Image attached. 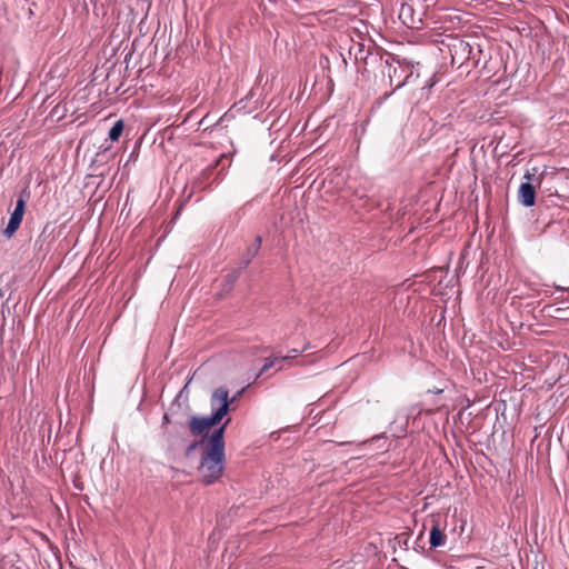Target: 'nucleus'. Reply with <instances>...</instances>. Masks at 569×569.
<instances>
[{
  "mask_svg": "<svg viewBox=\"0 0 569 569\" xmlns=\"http://www.w3.org/2000/svg\"><path fill=\"white\" fill-rule=\"evenodd\" d=\"M481 53L482 50L479 44L472 46V53H470L468 58V68H470V70L479 66Z\"/></svg>",
  "mask_w": 569,
  "mask_h": 569,
  "instance_id": "f3484780",
  "label": "nucleus"
},
{
  "mask_svg": "<svg viewBox=\"0 0 569 569\" xmlns=\"http://www.w3.org/2000/svg\"><path fill=\"white\" fill-rule=\"evenodd\" d=\"M436 83H437V77H436V73H432L421 86L419 99H423V98L428 99L429 92L435 87Z\"/></svg>",
  "mask_w": 569,
  "mask_h": 569,
  "instance_id": "dca6fc26",
  "label": "nucleus"
},
{
  "mask_svg": "<svg viewBox=\"0 0 569 569\" xmlns=\"http://www.w3.org/2000/svg\"><path fill=\"white\" fill-rule=\"evenodd\" d=\"M367 443H378V449L381 453H386L390 450V442H388V437L386 432H381L379 435H375L371 438L359 442V446H365Z\"/></svg>",
  "mask_w": 569,
  "mask_h": 569,
  "instance_id": "4468645a",
  "label": "nucleus"
},
{
  "mask_svg": "<svg viewBox=\"0 0 569 569\" xmlns=\"http://www.w3.org/2000/svg\"><path fill=\"white\" fill-rule=\"evenodd\" d=\"M340 56H341L342 63L345 64V67H347V59H346L345 54L340 53Z\"/></svg>",
  "mask_w": 569,
  "mask_h": 569,
  "instance_id": "2f4dec72",
  "label": "nucleus"
},
{
  "mask_svg": "<svg viewBox=\"0 0 569 569\" xmlns=\"http://www.w3.org/2000/svg\"><path fill=\"white\" fill-rule=\"evenodd\" d=\"M242 270L238 267L237 269H233L228 274L224 276L223 282L228 288H232L234 283L240 278V273Z\"/></svg>",
  "mask_w": 569,
  "mask_h": 569,
  "instance_id": "6ab92c4d",
  "label": "nucleus"
},
{
  "mask_svg": "<svg viewBox=\"0 0 569 569\" xmlns=\"http://www.w3.org/2000/svg\"><path fill=\"white\" fill-rule=\"evenodd\" d=\"M191 379L188 380V382L184 385V387L180 390L179 395L173 399V401L171 402L170 405V408H169V411L172 412L173 411V408L177 407L179 408V397L183 393V392H187V389H188V386L190 383Z\"/></svg>",
  "mask_w": 569,
  "mask_h": 569,
  "instance_id": "a878e982",
  "label": "nucleus"
},
{
  "mask_svg": "<svg viewBox=\"0 0 569 569\" xmlns=\"http://www.w3.org/2000/svg\"><path fill=\"white\" fill-rule=\"evenodd\" d=\"M161 436L170 449H176L184 441V423L176 421L171 427L164 429Z\"/></svg>",
  "mask_w": 569,
  "mask_h": 569,
  "instance_id": "6e6552de",
  "label": "nucleus"
},
{
  "mask_svg": "<svg viewBox=\"0 0 569 569\" xmlns=\"http://www.w3.org/2000/svg\"><path fill=\"white\" fill-rule=\"evenodd\" d=\"M30 197H31V192H30L29 187L27 186L20 190L18 198L16 200V204L22 203V207H27V202L29 201Z\"/></svg>",
  "mask_w": 569,
  "mask_h": 569,
  "instance_id": "4be33fe9",
  "label": "nucleus"
},
{
  "mask_svg": "<svg viewBox=\"0 0 569 569\" xmlns=\"http://www.w3.org/2000/svg\"><path fill=\"white\" fill-rule=\"evenodd\" d=\"M124 130V122L122 119L117 120L109 129L108 139L111 142L118 141Z\"/></svg>",
  "mask_w": 569,
  "mask_h": 569,
  "instance_id": "2eb2a0df",
  "label": "nucleus"
},
{
  "mask_svg": "<svg viewBox=\"0 0 569 569\" xmlns=\"http://www.w3.org/2000/svg\"><path fill=\"white\" fill-rule=\"evenodd\" d=\"M111 146L104 141L91 161L90 167L97 171L98 167L106 164L114 154L110 153Z\"/></svg>",
  "mask_w": 569,
  "mask_h": 569,
  "instance_id": "ddd939ff",
  "label": "nucleus"
},
{
  "mask_svg": "<svg viewBox=\"0 0 569 569\" xmlns=\"http://www.w3.org/2000/svg\"><path fill=\"white\" fill-rule=\"evenodd\" d=\"M254 96V93L252 91H250L243 99H241L238 104H242V107L244 108L246 104H243L244 101H248L249 99H251L252 97Z\"/></svg>",
  "mask_w": 569,
  "mask_h": 569,
  "instance_id": "c85d7f7f",
  "label": "nucleus"
},
{
  "mask_svg": "<svg viewBox=\"0 0 569 569\" xmlns=\"http://www.w3.org/2000/svg\"><path fill=\"white\" fill-rule=\"evenodd\" d=\"M229 166V156L226 153L220 154L193 179L192 189L194 191L212 190L214 186H218L222 181L224 170Z\"/></svg>",
  "mask_w": 569,
  "mask_h": 569,
  "instance_id": "20e7f679",
  "label": "nucleus"
},
{
  "mask_svg": "<svg viewBox=\"0 0 569 569\" xmlns=\"http://www.w3.org/2000/svg\"><path fill=\"white\" fill-rule=\"evenodd\" d=\"M328 442H330V443H335L336 446H339V447H343V446H348V445L353 443L352 441L335 442V441H331V440H329Z\"/></svg>",
  "mask_w": 569,
  "mask_h": 569,
  "instance_id": "c756f323",
  "label": "nucleus"
},
{
  "mask_svg": "<svg viewBox=\"0 0 569 569\" xmlns=\"http://www.w3.org/2000/svg\"><path fill=\"white\" fill-rule=\"evenodd\" d=\"M287 359H288V357L266 358L262 368L260 369L259 373L257 375V378L261 377L266 371H268L269 369L274 367L277 362L284 361Z\"/></svg>",
  "mask_w": 569,
  "mask_h": 569,
  "instance_id": "a211bd4d",
  "label": "nucleus"
},
{
  "mask_svg": "<svg viewBox=\"0 0 569 569\" xmlns=\"http://www.w3.org/2000/svg\"><path fill=\"white\" fill-rule=\"evenodd\" d=\"M262 243V238L257 236L254 241L247 248L246 252L240 257L238 261V267L240 270H244L248 268L252 259L258 254Z\"/></svg>",
  "mask_w": 569,
  "mask_h": 569,
  "instance_id": "9b49d317",
  "label": "nucleus"
},
{
  "mask_svg": "<svg viewBox=\"0 0 569 569\" xmlns=\"http://www.w3.org/2000/svg\"><path fill=\"white\" fill-rule=\"evenodd\" d=\"M556 305L557 303H555V305L548 303V305L543 306L541 309V312L545 316L558 318L559 315L565 311V309L556 307Z\"/></svg>",
  "mask_w": 569,
  "mask_h": 569,
  "instance_id": "aec40b11",
  "label": "nucleus"
},
{
  "mask_svg": "<svg viewBox=\"0 0 569 569\" xmlns=\"http://www.w3.org/2000/svg\"><path fill=\"white\" fill-rule=\"evenodd\" d=\"M383 77L388 78L391 92L386 93V98L391 97L396 91L406 86L415 84L421 76V63L407 58L385 51L382 59L377 67Z\"/></svg>",
  "mask_w": 569,
  "mask_h": 569,
  "instance_id": "f03ea898",
  "label": "nucleus"
},
{
  "mask_svg": "<svg viewBox=\"0 0 569 569\" xmlns=\"http://www.w3.org/2000/svg\"><path fill=\"white\" fill-rule=\"evenodd\" d=\"M449 51L451 56L452 66L458 64V69H461V72L470 73V68H468V58L470 53H472V44L467 41L456 39L453 43L449 44Z\"/></svg>",
  "mask_w": 569,
  "mask_h": 569,
  "instance_id": "0eeeda50",
  "label": "nucleus"
},
{
  "mask_svg": "<svg viewBox=\"0 0 569 569\" xmlns=\"http://www.w3.org/2000/svg\"><path fill=\"white\" fill-rule=\"evenodd\" d=\"M243 391H244V388L240 389L239 391L236 392L234 396L230 397L229 390L227 389V401L229 402L228 403V412L230 411L231 406L241 397Z\"/></svg>",
  "mask_w": 569,
  "mask_h": 569,
  "instance_id": "393cba45",
  "label": "nucleus"
},
{
  "mask_svg": "<svg viewBox=\"0 0 569 569\" xmlns=\"http://www.w3.org/2000/svg\"><path fill=\"white\" fill-rule=\"evenodd\" d=\"M526 172L535 173V176H536L535 178H537V181H539V188H541L542 183L547 179H551L555 176H557L558 168L552 167V166H542V167L533 166L531 168H527Z\"/></svg>",
  "mask_w": 569,
  "mask_h": 569,
  "instance_id": "f8f14e48",
  "label": "nucleus"
},
{
  "mask_svg": "<svg viewBox=\"0 0 569 569\" xmlns=\"http://www.w3.org/2000/svg\"><path fill=\"white\" fill-rule=\"evenodd\" d=\"M406 432H407L406 426H401L400 429H399V432L398 433H393L392 436L395 438H400V437L405 436Z\"/></svg>",
  "mask_w": 569,
  "mask_h": 569,
  "instance_id": "cd10ccee",
  "label": "nucleus"
},
{
  "mask_svg": "<svg viewBox=\"0 0 569 569\" xmlns=\"http://www.w3.org/2000/svg\"><path fill=\"white\" fill-rule=\"evenodd\" d=\"M173 423L174 422L171 421L170 413L164 412L162 416V421H161V432L164 431V429H168L169 427H171Z\"/></svg>",
  "mask_w": 569,
  "mask_h": 569,
  "instance_id": "bb28decb",
  "label": "nucleus"
},
{
  "mask_svg": "<svg viewBox=\"0 0 569 569\" xmlns=\"http://www.w3.org/2000/svg\"><path fill=\"white\" fill-rule=\"evenodd\" d=\"M139 151H140V142H136L134 143V147L132 149V151L130 152L127 161L124 162L123 164V171L126 170V168L130 164V163H134L137 160H138V157H139Z\"/></svg>",
  "mask_w": 569,
  "mask_h": 569,
  "instance_id": "5701e85b",
  "label": "nucleus"
},
{
  "mask_svg": "<svg viewBox=\"0 0 569 569\" xmlns=\"http://www.w3.org/2000/svg\"><path fill=\"white\" fill-rule=\"evenodd\" d=\"M24 212H26V207H22V203L14 206V209L10 212V217H9L7 227L2 231V234L7 239H11L16 234V232L18 231V229L21 226Z\"/></svg>",
  "mask_w": 569,
  "mask_h": 569,
  "instance_id": "1a4fd4ad",
  "label": "nucleus"
},
{
  "mask_svg": "<svg viewBox=\"0 0 569 569\" xmlns=\"http://www.w3.org/2000/svg\"><path fill=\"white\" fill-rule=\"evenodd\" d=\"M431 522L432 525L429 530V546L430 549L436 550L446 546L447 535L445 533V529L441 527L439 519H432Z\"/></svg>",
  "mask_w": 569,
  "mask_h": 569,
  "instance_id": "9d476101",
  "label": "nucleus"
},
{
  "mask_svg": "<svg viewBox=\"0 0 569 569\" xmlns=\"http://www.w3.org/2000/svg\"><path fill=\"white\" fill-rule=\"evenodd\" d=\"M555 293H556V290L555 291H549V290L543 291V296L546 298H555L556 297Z\"/></svg>",
  "mask_w": 569,
  "mask_h": 569,
  "instance_id": "7c9ffc66",
  "label": "nucleus"
},
{
  "mask_svg": "<svg viewBox=\"0 0 569 569\" xmlns=\"http://www.w3.org/2000/svg\"><path fill=\"white\" fill-rule=\"evenodd\" d=\"M227 387L220 386L210 396L211 412L208 416H192L189 420L190 433L202 437L208 430L218 428L228 415Z\"/></svg>",
  "mask_w": 569,
  "mask_h": 569,
  "instance_id": "7ed1b4c3",
  "label": "nucleus"
},
{
  "mask_svg": "<svg viewBox=\"0 0 569 569\" xmlns=\"http://www.w3.org/2000/svg\"><path fill=\"white\" fill-rule=\"evenodd\" d=\"M553 288H555L556 292H560V293L567 292L568 293L567 296L561 295V296L555 297L556 303H569V287H561L558 284H553Z\"/></svg>",
  "mask_w": 569,
  "mask_h": 569,
  "instance_id": "412c9836",
  "label": "nucleus"
},
{
  "mask_svg": "<svg viewBox=\"0 0 569 569\" xmlns=\"http://www.w3.org/2000/svg\"><path fill=\"white\" fill-rule=\"evenodd\" d=\"M382 53H385V51L380 49H371L358 41H352L348 49L349 58L353 59V63L358 71H360L361 66L365 70L378 67L382 59Z\"/></svg>",
  "mask_w": 569,
  "mask_h": 569,
  "instance_id": "39448f33",
  "label": "nucleus"
},
{
  "mask_svg": "<svg viewBox=\"0 0 569 569\" xmlns=\"http://www.w3.org/2000/svg\"><path fill=\"white\" fill-rule=\"evenodd\" d=\"M48 224L43 228L42 232L39 234V237L37 238V240L34 241V250H38V251H41L42 250V246H43V242L46 241L47 239V230H48Z\"/></svg>",
  "mask_w": 569,
  "mask_h": 569,
  "instance_id": "b1692460",
  "label": "nucleus"
},
{
  "mask_svg": "<svg viewBox=\"0 0 569 569\" xmlns=\"http://www.w3.org/2000/svg\"><path fill=\"white\" fill-rule=\"evenodd\" d=\"M97 176H99L101 178H104V173L103 172H99Z\"/></svg>",
  "mask_w": 569,
  "mask_h": 569,
  "instance_id": "473e14b6",
  "label": "nucleus"
},
{
  "mask_svg": "<svg viewBox=\"0 0 569 569\" xmlns=\"http://www.w3.org/2000/svg\"><path fill=\"white\" fill-rule=\"evenodd\" d=\"M535 177V173H529L525 171V181L520 183L518 189V202L525 208H531L536 204V189L539 188V181H537V178Z\"/></svg>",
  "mask_w": 569,
  "mask_h": 569,
  "instance_id": "423d86ee",
  "label": "nucleus"
},
{
  "mask_svg": "<svg viewBox=\"0 0 569 569\" xmlns=\"http://www.w3.org/2000/svg\"><path fill=\"white\" fill-rule=\"evenodd\" d=\"M231 418L210 433L202 435L199 440L191 442L186 448V456H190L198 447H201L199 472L201 481L206 486L216 483L222 476L226 465V439L224 433Z\"/></svg>",
  "mask_w": 569,
  "mask_h": 569,
  "instance_id": "f257e3e1",
  "label": "nucleus"
}]
</instances>
